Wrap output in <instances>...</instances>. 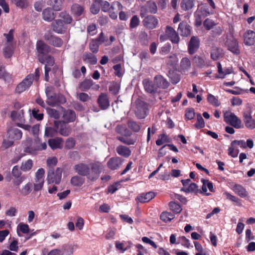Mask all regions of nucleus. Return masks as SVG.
Instances as JSON below:
<instances>
[{
  "label": "nucleus",
  "mask_w": 255,
  "mask_h": 255,
  "mask_svg": "<svg viewBox=\"0 0 255 255\" xmlns=\"http://www.w3.org/2000/svg\"><path fill=\"white\" fill-rule=\"evenodd\" d=\"M155 197V194L153 192H149L146 194H142L137 197L136 199L140 203L149 202Z\"/></svg>",
  "instance_id": "27"
},
{
  "label": "nucleus",
  "mask_w": 255,
  "mask_h": 255,
  "mask_svg": "<svg viewBox=\"0 0 255 255\" xmlns=\"http://www.w3.org/2000/svg\"><path fill=\"white\" fill-rule=\"evenodd\" d=\"M32 165L33 163L32 160L28 159L21 166V168L24 171H28L31 169Z\"/></svg>",
  "instance_id": "63"
},
{
  "label": "nucleus",
  "mask_w": 255,
  "mask_h": 255,
  "mask_svg": "<svg viewBox=\"0 0 255 255\" xmlns=\"http://www.w3.org/2000/svg\"><path fill=\"white\" fill-rule=\"evenodd\" d=\"M139 24V19L136 15H134L132 17L130 22V27L131 28L136 27Z\"/></svg>",
  "instance_id": "64"
},
{
  "label": "nucleus",
  "mask_w": 255,
  "mask_h": 255,
  "mask_svg": "<svg viewBox=\"0 0 255 255\" xmlns=\"http://www.w3.org/2000/svg\"><path fill=\"white\" fill-rule=\"evenodd\" d=\"M63 141L64 140L62 138L57 137L56 138L49 139L48 140V143L52 150H55L62 148Z\"/></svg>",
  "instance_id": "20"
},
{
  "label": "nucleus",
  "mask_w": 255,
  "mask_h": 255,
  "mask_svg": "<svg viewBox=\"0 0 255 255\" xmlns=\"http://www.w3.org/2000/svg\"><path fill=\"white\" fill-rule=\"evenodd\" d=\"M123 160L120 157L113 159V170L119 168L122 164Z\"/></svg>",
  "instance_id": "62"
},
{
  "label": "nucleus",
  "mask_w": 255,
  "mask_h": 255,
  "mask_svg": "<svg viewBox=\"0 0 255 255\" xmlns=\"http://www.w3.org/2000/svg\"><path fill=\"white\" fill-rule=\"evenodd\" d=\"M181 182L183 185V187L181 189V191L186 193H197L199 192L198 186L195 183H192L190 179L182 180Z\"/></svg>",
  "instance_id": "9"
},
{
  "label": "nucleus",
  "mask_w": 255,
  "mask_h": 255,
  "mask_svg": "<svg viewBox=\"0 0 255 255\" xmlns=\"http://www.w3.org/2000/svg\"><path fill=\"white\" fill-rule=\"evenodd\" d=\"M180 66L182 70H188L190 68L191 62L189 58L184 57L181 60Z\"/></svg>",
  "instance_id": "46"
},
{
  "label": "nucleus",
  "mask_w": 255,
  "mask_h": 255,
  "mask_svg": "<svg viewBox=\"0 0 255 255\" xmlns=\"http://www.w3.org/2000/svg\"><path fill=\"white\" fill-rule=\"evenodd\" d=\"M95 2L100 4L102 11L104 12H107L110 9V3L107 1L95 0Z\"/></svg>",
  "instance_id": "51"
},
{
  "label": "nucleus",
  "mask_w": 255,
  "mask_h": 255,
  "mask_svg": "<svg viewBox=\"0 0 255 255\" xmlns=\"http://www.w3.org/2000/svg\"><path fill=\"white\" fill-rule=\"evenodd\" d=\"M75 140L72 137H69L66 140L65 148L67 149L73 148L75 145Z\"/></svg>",
  "instance_id": "56"
},
{
  "label": "nucleus",
  "mask_w": 255,
  "mask_h": 255,
  "mask_svg": "<svg viewBox=\"0 0 255 255\" xmlns=\"http://www.w3.org/2000/svg\"><path fill=\"white\" fill-rule=\"evenodd\" d=\"M166 35L170 38L172 43H178L179 41V37L175 30L171 26H167L165 30Z\"/></svg>",
  "instance_id": "19"
},
{
  "label": "nucleus",
  "mask_w": 255,
  "mask_h": 255,
  "mask_svg": "<svg viewBox=\"0 0 255 255\" xmlns=\"http://www.w3.org/2000/svg\"><path fill=\"white\" fill-rule=\"evenodd\" d=\"M174 218V215L167 212H162L160 215L161 220L165 222H169L173 219Z\"/></svg>",
  "instance_id": "48"
},
{
  "label": "nucleus",
  "mask_w": 255,
  "mask_h": 255,
  "mask_svg": "<svg viewBox=\"0 0 255 255\" xmlns=\"http://www.w3.org/2000/svg\"><path fill=\"white\" fill-rule=\"evenodd\" d=\"M222 50L217 47H213L211 51V57L213 60H217L222 57Z\"/></svg>",
  "instance_id": "36"
},
{
  "label": "nucleus",
  "mask_w": 255,
  "mask_h": 255,
  "mask_svg": "<svg viewBox=\"0 0 255 255\" xmlns=\"http://www.w3.org/2000/svg\"><path fill=\"white\" fill-rule=\"evenodd\" d=\"M113 69L115 70V74L118 76L119 77H121L123 74V70L122 68V66L121 64H118L114 65L113 67Z\"/></svg>",
  "instance_id": "61"
},
{
  "label": "nucleus",
  "mask_w": 255,
  "mask_h": 255,
  "mask_svg": "<svg viewBox=\"0 0 255 255\" xmlns=\"http://www.w3.org/2000/svg\"><path fill=\"white\" fill-rule=\"evenodd\" d=\"M143 25L148 28H155L158 24L157 19L153 15H148L143 20Z\"/></svg>",
  "instance_id": "18"
},
{
  "label": "nucleus",
  "mask_w": 255,
  "mask_h": 255,
  "mask_svg": "<svg viewBox=\"0 0 255 255\" xmlns=\"http://www.w3.org/2000/svg\"><path fill=\"white\" fill-rule=\"evenodd\" d=\"M66 124L62 121H55L54 122V127L57 129V132L64 136H68L71 132V128Z\"/></svg>",
  "instance_id": "8"
},
{
  "label": "nucleus",
  "mask_w": 255,
  "mask_h": 255,
  "mask_svg": "<svg viewBox=\"0 0 255 255\" xmlns=\"http://www.w3.org/2000/svg\"><path fill=\"white\" fill-rule=\"evenodd\" d=\"M234 192L242 198H245L248 196V193L246 189L242 186L236 184L233 187Z\"/></svg>",
  "instance_id": "28"
},
{
  "label": "nucleus",
  "mask_w": 255,
  "mask_h": 255,
  "mask_svg": "<svg viewBox=\"0 0 255 255\" xmlns=\"http://www.w3.org/2000/svg\"><path fill=\"white\" fill-rule=\"evenodd\" d=\"M91 172H89L88 179L91 181H95L99 178L103 168V165L101 163L97 162L91 164Z\"/></svg>",
  "instance_id": "7"
},
{
  "label": "nucleus",
  "mask_w": 255,
  "mask_h": 255,
  "mask_svg": "<svg viewBox=\"0 0 255 255\" xmlns=\"http://www.w3.org/2000/svg\"><path fill=\"white\" fill-rule=\"evenodd\" d=\"M146 11L151 13H155L157 12V7L156 4L153 1H149L146 4Z\"/></svg>",
  "instance_id": "49"
},
{
  "label": "nucleus",
  "mask_w": 255,
  "mask_h": 255,
  "mask_svg": "<svg viewBox=\"0 0 255 255\" xmlns=\"http://www.w3.org/2000/svg\"><path fill=\"white\" fill-rule=\"evenodd\" d=\"M40 77V69L37 68L35 69L34 74H29L19 83L16 88L15 92L20 94L25 91L28 90L32 85L34 81L37 82Z\"/></svg>",
  "instance_id": "2"
},
{
  "label": "nucleus",
  "mask_w": 255,
  "mask_h": 255,
  "mask_svg": "<svg viewBox=\"0 0 255 255\" xmlns=\"http://www.w3.org/2000/svg\"><path fill=\"white\" fill-rule=\"evenodd\" d=\"M51 91V88L47 87L46 88L45 93L47 98L46 103L49 106L55 107L60 104H63L66 102V100L62 94L54 93L51 95L50 94Z\"/></svg>",
  "instance_id": "3"
},
{
  "label": "nucleus",
  "mask_w": 255,
  "mask_h": 255,
  "mask_svg": "<svg viewBox=\"0 0 255 255\" xmlns=\"http://www.w3.org/2000/svg\"><path fill=\"white\" fill-rule=\"evenodd\" d=\"M201 181L202 182V186L201 190L200 191V192L204 195L210 196L211 193L210 192H208V189L210 192H214V189L212 183L209 180L204 179H202Z\"/></svg>",
  "instance_id": "17"
},
{
  "label": "nucleus",
  "mask_w": 255,
  "mask_h": 255,
  "mask_svg": "<svg viewBox=\"0 0 255 255\" xmlns=\"http://www.w3.org/2000/svg\"><path fill=\"white\" fill-rule=\"evenodd\" d=\"M97 103L100 109L104 110L108 109L110 106V101L107 94L102 93L99 97Z\"/></svg>",
  "instance_id": "22"
},
{
  "label": "nucleus",
  "mask_w": 255,
  "mask_h": 255,
  "mask_svg": "<svg viewBox=\"0 0 255 255\" xmlns=\"http://www.w3.org/2000/svg\"><path fill=\"white\" fill-rule=\"evenodd\" d=\"M76 117L75 112L73 110L68 109L63 111L62 118L64 120L63 121L66 123L73 122L75 121Z\"/></svg>",
  "instance_id": "24"
},
{
  "label": "nucleus",
  "mask_w": 255,
  "mask_h": 255,
  "mask_svg": "<svg viewBox=\"0 0 255 255\" xmlns=\"http://www.w3.org/2000/svg\"><path fill=\"white\" fill-rule=\"evenodd\" d=\"M244 42L247 45H254L255 43V32L253 30H248L244 35Z\"/></svg>",
  "instance_id": "26"
},
{
  "label": "nucleus",
  "mask_w": 255,
  "mask_h": 255,
  "mask_svg": "<svg viewBox=\"0 0 255 255\" xmlns=\"http://www.w3.org/2000/svg\"><path fill=\"white\" fill-rule=\"evenodd\" d=\"M154 80L157 86L159 87L166 88L168 86V82L161 76L155 77Z\"/></svg>",
  "instance_id": "39"
},
{
  "label": "nucleus",
  "mask_w": 255,
  "mask_h": 255,
  "mask_svg": "<svg viewBox=\"0 0 255 255\" xmlns=\"http://www.w3.org/2000/svg\"><path fill=\"white\" fill-rule=\"evenodd\" d=\"M115 245L117 249L122 253H124L129 248L126 243H122L120 242H117Z\"/></svg>",
  "instance_id": "54"
},
{
  "label": "nucleus",
  "mask_w": 255,
  "mask_h": 255,
  "mask_svg": "<svg viewBox=\"0 0 255 255\" xmlns=\"http://www.w3.org/2000/svg\"><path fill=\"white\" fill-rule=\"evenodd\" d=\"M169 206L170 210L176 214L179 213L182 211L180 205L175 202H170Z\"/></svg>",
  "instance_id": "47"
},
{
  "label": "nucleus",
  "mask_w": 255,
  "mask_h": 255,
  "mask_svg": "<svg viewBox=\"0 0 255 255\" xmlns=\"http://www.w3.org/2000/svg\"><path fill=\"white\" fill-rule=\"evenodd\" d=\"M231 143L233 146H236L238 148L239 147L243 148H246V143L244 140H235Z\"/></svg>",
  "instance_id": "58"
},
{
  "label": "nucleus",
  "mask_w": 255,
  "mask_h": 255,
  "mask_svg": "<svg viewBox=\"0 0 255 255\" xmlns=\"http://www.w3.org/2000/svg\"><path fill=\"white\" fill-rule=\"evenodd\" d=\"M197 123L195 124L196 128H201L204 127L205 122L201 114H198L197 115Z\"/></svg>",
  "instance_id": "59"
},
{
  "label": "nucleus",
  "mask_w": 255,
  "mask_h": 255,
  "mask_svg": "<svg viewBox=\"0 0 255 255\" xmlns=\"http://www.w3.org/2000/svg\"><path fill=\"white\" fill-rule=\"evenodd\" d=\"M170 142V139L168 136L165 134H162L158 136L157 139L156 141V145L160 146L164 143Z\"/></svg>",
  "instance_id": "41"
},
{
  "label": "nucleus",
  "mask_w": 255,
  "mask_h": 255,
  "mask_svg": "<svg viewBox=\"0 0 255 255\" xmlns=\"http://www.w3.org/2000/svg\"><path fill=\"white\" fill-rule=\"evenodd\" d=\"M47 148V144L45 142H43L40 144L37 148H33L32 147H27L26 148L25 152L30 154H35L37 150H45Z\"/></svg>",
  "instance_id": "38"
},
{
  "label": "nucleus",
  "mask_w": 255,
  "mask_h": 255,
  "mask_svg": "<svg viewBox=\"0 0 255 255\" xmlns=\"http://www.w3.org/2000/svg\"><path fill=\"white\" fill-rule=\"evenodd\" d=\"M209 14L205 7H202L200 9H198L195 12V25L197 26H200L202 24V17L207 16Z\"/></svg>",
  "instance_id": "15"
},
{
  "label": "nucleus",
  "mask_w": 255,
  "mask_h": 255,
  "mask_svg": "<svg viewBox=\"0 0 255 255\" xmlns=\"http://www.w3.org/2000/svg\"><path fill=\"white\" fill-rule=\"evenodd\" d=\"M74 169L79 175L81 176H86L87 178L90 171V166L88 164L83 163H79L75 165Z\"/></svg>",
  "instance_id": "12"
},
{
  "label": "nucleus",
  "mask_w": 255,
  "mask_h": 255,
  "mask_svg": "<svg viewBox=\"0 0 255 255\" xmlns=\"http://www.w3.org/2000/svg\"><path fill=\"white\" fill-rule=\"evenodd\" d=\"M207 100L210 104L215 107H218L220 105L218 99L211 94L208 95Z\"/></svg>",
  "instance_id": "55"
},
{
  "label": "nucleus",
  "mask_w": 255,
  "mask_h": 255,
  "mask_svg": "<svg viewBox=\"0 0 255 255\" xmlns=\"http://www.w3.org/2000/svg\"><path fill=\"white\" fill-rule=\"evenodd\" d=\"M54 49L41 40H37L36 43V54L39 62L45 64L50 60L55 61L54 57L49 54L54 53Z\"/></svg>",
  "instance_id": "1"
},
{
  "label": "nucleus",
  "mask_w": 255,
  "mask_h": 255,
  "mask_svg": "<svg viewBox=\"0 0 255 255\" xmlns=\"http://www.w3.org/2000/svg\"><path fill=\"white\" fill-rule=\"evenodd\" d=\"M54 63H55V61L51 60V59L50 60H49V61L48 62L45 63V67H44V68H45V74H45V80L46 81H48V78H49L48 73L51 71V67L53 66Z\"/></svg>",
  "instance_id": "43"
},
{
  "label": "nucleus",
  "mask_w": 255,
  "mask_h": 255,
  "mask_svg": "<svg viewBox=\"0 0 255 255\" xmlns=\"http://www.w3.org/2000/svg\"><path fill=\"white\" fill-rule=\"evenodd\" d=\"M0 79L5 81H9L11 79V75L5 70V66L3 65L0 66Z\"/></svg>",
  "instance_id": "35"
},
{
  "label": "nucleus",
  "mask_w": 255,
  "mask_h": 255,
  "mask_svg": "<svg viewBox=\"0 0 255 255\" xmlns=\"http://www.w3.org/2000/svg\"><path fill=\"white\" fill-rule=\"evenodd\" d=\"M54 10L51 7H47L42 11V18L46 21L51 22L56 17V14L54 12Z\"/></svg>",
  "instance_id": "21"
},
{
  "label": "nucleus",
  "mask_w": 255,
  "mask_h": 255,
  "mask_svg": "<svg viewBox=\"0 0 255 255\" xmlns=\"http://www.w3.org/2000/svg\"><path fill=\"white\" fill-rule=\"evenodd\" d=\"M178 31L181 36L187 37L191 33V27L186 22L183 21L180 23Z\"/></svg>",
  "instance_id": "25"
},
{
  "label": "nucleus",
  "mask_w": 255,
  "mask_h": 255,
  "mask_svg": "<svg viewBox=\"0 0 255 255\" xmlns=\"http://www.w3.org/2000/svg\"><path fill=\"white\" fill-rule=\"evenodd\" d=\"M193 6V0H182L181 3L182 8L185 10H188L191 9Z\"/></svg>",
  "instance_id": "45"
},
{
  "label": "nucleus",
  "mask_w": 255,
  "mask_h": 255,
  "mask_svg": "<svg viewBox=\"0 0 255 255\" xmlns=\"http://www.w3.org/2000/svg\"><path fill=\"white\" fill-rule=\"evenodd\" d=\"M128 127L134 132H138L140 129V126L133 121H129L128 123Z\"/></svg>",
  "instance_id": "60"
},
{
  "label": "nucleus",
  "mask_w": 255,
  "mask_h": 255,
  "mask_svg": "<svg viewBox=\"0 0 255 255\" xmlns=\"http://www.w3.org/2000/svg\"><path fill=\"white\" fill-rule=\"evenodd\" d=\"M59 17L62 20L65 25L70 24L73 21L72 17L66 11H62L59 13Z\"/></svg>",
  "instance_id": "32"
},
{
  "label": "nucleus",
  "mask_w": 255,
  "mask_h": 255,
  "mask_svg": "<svg viewBox=\"0 0 255 255\" xmlns=\"http://www.w3.org/2000/svg\"><path fill=\"white\" fill-rule=\"evenodd\" d=\"M57 132V129L54 127H46L45 129L44 135L48 137H52L55 136Z\"/></svg>",
  "instance_id": "42"
},
{
  "label": "nucleus",
  "mask_w": 255,
  "mask_h": 255,
  "mask_svg": "<svg viewBox=\"0 0 255 255\" xmlns=\"http://www.w3.org/2000/svg\"><path fill=\"white\" fill-rule=\"evenodd\" d=\"M200 46V40L197 36L191 37L188 44V51L190 54H193L195 53Z\"/></svg>",
  "instance_id": "13"
},
{
  "label": "nucleus",
  "mask_w": 255,
  "mask_h": 255,
  "mask_svg": "<svg viewBox=\"0 0 255 255\" xmlns=\"http://www.w3.org/2000/svg\"><path fill=\"white\" fill-rule=\"evenodd\" d=\"M47 4L51 6L54 11H60L62 9V5L60 0H48Z\"/></svg>",
  "instance_id": "34"
},
{
  "label": "nucleus",
  "mask_w": 255,
  "mask_h": 255,
  "mask_svg": "<svg viewBox=\"0 0 255 255\" xmlns=\"http://www.w3.org/2000/svg\"><path fill=\"white\" fill-rule=\"evenodd\" d=\"M93 84L92 79H85L79 85L80 89L83 91H86L90 89Z\"/></svg>",
  "instance_id": "37"
},
{
  "label": "nucleus",
  "mask_w": 255,
  "mask_h": 255,
  "mask_svg": "<svg viewBox=\"0 0 255 255\" xmlns=\"http://www.w3.org/2000/svg\"><path fill=\"white\" fill-rule=\"evenodd\" d=\"M144 88L146 92L149 93L154 92L156 90V87L152 83L149 79H146L143 81Z\"/></svg>",
  "instance_id": "33"
},
{
  "label": "nucleus",
  "mask_w": 255,
  "mask_h": 255,
  "mask_svg": "<svg viewBox=\"0 0 255 255\" xmlns=\"http://www.w3.org/2000/svg\"><path fill=\"white\" fill-rule=\"evenodd\" d=\"M22 136V132L21 130L17 128L10 127L7 130V137L10 139L13 140H19L21 138Z\"/></svg>",
  "instance_id": "14"
},
{
  "label": "nucleus",
  "mask_w": 255,
  "mask_h": 255,
  "mask_svg": "<svg viewBox=\"0 0 255 255\" xmlns=\"http://www.w3.org/2000/svg\"><path fill=\"white\" fill-rule=\"evenodd\" d=\"M53 31L58 34L64 33L67 29V27L62 22V19H57L54 20L51 24Z\"/></svg>",
  "instance_id": "10"
},
{
  "label": "nucleus",
  "mask_w": 255,
  "mask_h": 255,
  "mask_svg": "<svg viewBox=\"0 0 255 255\" xmlns=\"http://www.w3.org/2000/svg\"><path fill=\"white\" fill-rule=\"evenodd\" d=\"M84 7L78 3L73 4L71 7L72 13L76 16H81L84 12Z\"/></svg>",
  "instance_id": "31"
},
{
  "label": "nucleus",
  "mask_w": 255,
  "mask_h": 255,
  "mask_svg": "<svg viewBox=\"0 0 255 255\" xmlns=\"http://www.w3.org/2000/svg\"><path fill=\"white\" fill-rule=\"evenodd\" d=\"M62 171V169L59 167L57 168L55 171H54V169H49L47 177L48 184L54 183L59 184L61 180Z\"/></svg>",
  "instance_id": "6"
},
{
  "label": "nucleus",
  "mask_w": 255,
  "mask_h": 255,
  "mask_svg": "<svg viewBox=\"0 0 255 255\" xmlns=\"http://www.w3.org/2000/svg\"><path fill=\"white\" fill-rule=\"evenodd\" d=\"M229 49L234 54H239L240 51L238 48V43L236 40H233L229 44Z\"/></svg>",
  "instance_id": "40"
},
{
  "label": "nucleus",
  "mask_w": 255,
  "mask_h": 255,
  "mask_svg": "<svg viewBox=\"0 0 255 255\" xmlns=\"http://www.w3.org/2000/svg\"><path fill=\"white\" fill-rule=\"evenodd\" d=\"M45 171L43 168L39 169L35 173V182L44 181V175Z\"/></svg>",
  "instance_id": "52"
},
{
  "label": "nucleus",
  "mask_w": 255,
  "mask_h": 255,
  "mask_svg": "<svg viewBox=\"0 0 255 255\" xmlns=\"http://www.w3.org/2000/svg\"><path fill=\"white\" fill-rule=\"evenodd\" d=\"M103 33L102 32L99 37L95 39H92L89 44L90 50L94 53H97L99 51L100 44L104 42Z\"/></svg>",
  "instance_id": "11"
},
{
  "label": "nucleus",
  "mask_w": 255,
  "mask_h": 255,
  "mask_svg": "<svg viewBox=\"0 0 255 255\" xmlns=\"http://www.w3.org/2000/svg\"><path fill=\"white\" fill-rule=\"evenodd\" d=\"M225 122L236 128H243L242 121L233 113L227 111L224 115Z\"/></svg>",
  "instance_id": "5"
},
{
  "label": "nucleus",
  "mask_w": 255,
  "mask_h": 255,
  "mask_svg": "<svg viewBox=\"0 0 255 255\" xmlns=\"http://www.w3.org/2000/svg\"><path fill=\"white\" fill-rule=\"evenodd\" d=\"M71 183L75 186H81L84 183V180L79 176H75L71 179Z\"/></svg>",
  "instance_id": "44"
},
{
  "label": "nucleus",
  "mask_w": 255,
  "mask_h": 255,
  "mask_svg": "<svg viewBox=\"0 0 255 255\" xmlns=\"http://www.w3.org/2000/svg\"><path fill=\"white\" fill-rule=\"evenodd\" d=\"M117 153L121 156L128 157L131 154V150L130 149L124 145H120L116 148Z\"/></svg>",
  "instance_id": "29"
},
{
  "label": "nucleus",
  "mask_w": 255,
  "mask_h": 255,
  "mask_svg": "<svg viewBox=\"0 0 255 255\" xmlns=\"http://www.w3.org/2000/svg\"><path fill=\"white\" fill-rule=\"evenodd\" d=\"M116 131L117 133L123 135V136L117 137V139L127 145H132L135 143V138L128 137V136L131 135V133L125 126H117L116 128Z\"/></svg>",
  "instance_id": "4"
},
{
  "label": "nucleus",
  "mask_w": 255,
  "mask_h": 255,
  "mask_svg": "<svg viewBox=\"0 0 255 255\" xmlns=\"http://www.w3.org/2000/svg\"><path fill=\"white\" fill-rule=\"evenodd\" d=\"M239 153V149L236 146H233L231 143L228 149V154L233 157H236Z\"/></svg>",
  "instance_id": "53"
},
{
  "label": "nucleus",
  "mask_w": 255,
  "mask_h": 255,
  "mask_svg": "<svg viewBox=\"0 0 255 255\" xmlns=\"http://www.w3.org/2000/svg\"><path fill=\"white\" fill-rule=\"evenodd\" d=\"M243 121L245 127L249 129H255V121L252 118L251 114L244 113L243 115Z\"/></svg>",
  "instance_id": "23"
},
{
  "label": "nucleus",
  "mask_w": 255,
  "mask_h": 255,
  "mask_svg": "<svg viewBox=\"0 0 255 255\" xmlns=\"http://www.w3.org/2000/svg\"><path fill=\"white\" fill-rule=\"evenodd\" d=\"M44 37L49 44L55 47H60L63 45V40L58 36L51 34H45Z\"/></svg>",
  "instance_id": "16"
},
{
  "label": "nucleus",
  "mask_w": 255,
  "mask_h": 255,
  "mask_svg": "<svg viewBox=\"0 0 255 255\" xmlns=\"http://www.w3.org/2000/svg\"><path fill=\"white\" fill-rule=\"evenodd\" d=\"M82 58L84 62L89 63L92 65H95L97 62L96 56L91 53H84Z\"/></svg>",
  "instance_id": "30"
},
{
  "label": "nucleus",
  "mask_w": 255,
  "mask_h": 255,
  "mask_svg": "<svg viewBox=\"0 0 255 255\" xmlns=\"http://www.w3.org/2000/svg\"><path fill=\"white\" fill-rule=\"evenodd\" d=\"M60 255H72L73 253V248L69 245H64L61 250Z\"/></svg>",
  "instance_id": "50"
},
{
  "label": "nucleus",
  "mask_w": 255,
  "mask_h": 255,
  "mask_svg": "<svg viewBox=\"0 0 255 255\" xmlns=\"http://www.w3.org/2000/svg\"><path fill=\"white\" fill-rule=\"evenodd\" d=\"M14 30L13 29H11L8 33H4L3 36L5 37L6 40V42L8 44L11 43L14 39Z\"/></svg>",
  "instance_id": "57"
}]
</instances>
